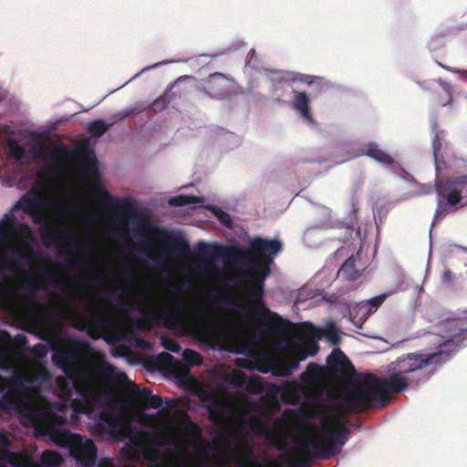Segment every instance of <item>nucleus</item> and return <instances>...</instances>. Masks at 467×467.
I'll return each instance as SVG.
<instances>
[{
	"instance_id": "obj_33",
	"label": "nucleus",
	"mask_w": 467,
	"mask_h": 467,
	"mask_svg": "<svg viewBox=\"0 0 467 467\" xmlns=\"http://www.w3.org/2000/svg\"><path fill=\"white\" fill-rule=\"evenodd\" d=\"M109 385H117V384H127L130 386L131 389L136 392L140 398L146 402L148 397H150L152 393L151 390L148 388L140 389L139 385L136 384V381H107Z\"/></svg>"
},
{
	"instance_id": "obj_10",
	"label": "nucleus",
	"mask_w": 467,
	"mask_h": 467,
	"mask_svg": "<svg viewBox=\"0 0 467 467\" xmlns=\"http://www.w3.org/2000/svg\"><path fill=\"white\" fill-rule=\"evenodd\" d=\"M50 349L48 343H37L31 348L33 358L28 360V376H22L16 373L14 376L5 378L0 376V379H53L52 375L47 368V358Z\"/></svg>"
},
{
	"instance_id": "obj_14",
	"label": "nucleus",
	"mask_w": 467,
	"mask_h": 467,
	"mask_svg": "<svg viewBox=\"0 0 467 467\" xmlns=\"http://www.w3.org/2000/svg\"><path fill=\"white\" fill-rule=\"evenodd\" d=\"M67 423L65 417L56 413L47 414L43 419V428L45 432L49 435L50 440L57 446L68 444L66 441L68 439L66 434L72 435L73 433L64 427Z\"/></svg>"
},
{
	"instance_id": "obj_18",
	"label": "nucleus",
	"mask_w": 467,
	"mask_h": 467,
	"mask_svg": "<svg viewBox=\"0 0 467 467\" xmlns=\"http://www.w3.org/2000/svg\"><path fill=\"white\" fill-rule=\"evenodd\" d=\"M275 392H267L265 396L260 397L257 400L249 403V407L253 411L262 415H270L272 412L279 408V401L277 399L278 387H275Z\"/></svg>"
},
{
	"instance_id": "obj_20",
	"label": "nucleus",
	"mask_w": 467,
	"mask_h": 467,
	"mask_svg": "<svg viewBox=\"0 0 467 467\" xmlns=\"http://www.w3.org/2000/svg\"><path fill=\"white\" fill-rule=\"evenodd\" d=\"M295 99L293 101V108L296 109L302 118L307 122L313 123L314 119L310 110V99L305 91H295Z\"/></svg>"
},
{
	"instance_id": "obj_6",
	"label": "nucleus",
	"mask_w": 467,
	"mask_h": 467,
	"mask_svg": "<svg viewBox=\"0 0 467 467\" xmlns=\"http://www.w3.org/2000/svg\"><path fill=\"white\" fill-rule=\"evenodd\" d=\"M17 227L25 237H31L30 227L25 223L16 224L12 211L6 213L0 220V297H5L11 294L10 285L14 279L21 275L22 262L31 265L35 260L40 258V254L32 248L24 251L19 246L9 244L10 240L19 238Z\"/></svg>"
},
{
	"instance_id": "obj_1",
	"label": "nucleus",
	"mask_w": 467,
	"mask_h": 467,
	"mask_svg": "<svg viewBox=\"0 0 467 467\" xmlns=\"http://www.w3.org/2000/svg\"><path fill=\"white\" fill-rule=\"evenodd\" d=\"M39 337L48 343L54 365L67 377L53 379H129L106 360L105 354L97 355L88 341L67 336L59 324L47 326Z\"/></svg>"
},
{
	"instance_id": "obj_28",
	"label": "nucleus",
	"mask_w": 467,
	"mask_h": 467,
	"mask_svg": "<svg viewBox=\"0 0 467 467\" xmlns=\"http://www.w3.org/2000/svg\"><path fill=\"white\" fill-rule=\"evenodd\" d=\"M39 285L31 280H23L19 282L16 288L17 295L24 296L28 298H34L39 290Z\"/></svg>"
},
{
	"instance_id": "obj_13",
	"label": "nucleus",
	"mask_w": 467,
	"mask_h": 467,
	"mask_svg": "<svg viewBox=\"0 0 467 467\" xmlns=\"http://www.w3.org/2000/svg\"><path fill=\"white\" fill-rule=\"evenodd\" d=\"M202 441V430L199 425L188 420L184 428L181 429L176 435L171 434L167 441L168 444H174L175 448L187 453L190 447Z\"/></svg>"
},
{
	"instance_id": "obj_3",
	"label": "nucleus",
	"mask_w": 467,
	"mask_h": 467,
	"mask_svg": "<svg viewBox=\"0 0 467 467\" xmlns=\"http://www.w3.org/2000/svg\"><path fill=\"white\" fill-rule=\"evenodd\" d=\"M446 327L451 330L449 340L441 348L433 353H411L407 358L399 361L400 370L387 379H407L405 374L426 368L432 364H441L449 360L450 353L447 348L451 345L465 346L467 339V327L462 318L448 320ZM327 373L329 379H380L369 371L359 372L355 366L338 348H334L327 357Z\"/></svg>"
},
{
	"instance_id": "obj_24",
	"label": "nucleus",
	"mask_w": 467,
	"mask_h": 467,
	"mask_svg": "<svg viewBox=\"0 0 467 467\" xmlns=\"http://www.w3.org/2000/svg\"><path fill=\"white\" fill-rule=\"evenodd\" d=\"M297 379H329L327 363L326 362V366H321L315 362L309 363L306 371Z\"/></svg>"
},
{
	"instance_id": "obj_5",
	"label": "nucleus",
	"mask_w": 467,
	"mask_h": 467,
	"mask_svg": "<svg viewBox=\"0 0 467 467\" xmlns=\"http://www.w3.org/2000/svg\"><path fill=\"white\" fill-rule=\"evenodd\" d=\"M301 385L323 383H345L339 391V400L335 411L344 416L348 412L359 414L370 408H384L390 395L399 393L409 387L408 381H283Z\"/></svg>"
},
{
	"instance_id": "obj_17",
	"label": "nucleus",
	"mask_w": 467,
	"mask_h": 467,
	"mask_svg": "<svg viewBox=\"0 0 467 467\" xmlns=\"http://www.w3.org/2000/svg\"><path fill=\"white\" fill-rule=\"evenodd\" d=\"M31 152L34 158L40 160H59L68 154V150L65 145L53 147L42 142L33 146Z\"/></svg>"
},
{
	"instance_id": "obj_50",
	"label": "nucleus",
	"mask_w": 467,
	"mask_h": 467,
	"mask_svg": "<svg viewBox=\"0 0 467 467\" xmlns=\"http://www.w3.org/2000/svg\"><path fill=\"white\" fill-rule=\"evenodd\" d=\"M281 399L284 403L294 404L296 400V395L288 389H285L281 394Z\"/></svg>"
},
{
	"instance_id": "obj_27",
	"label": "nucleus",
	"mask_w": 467,
	"mask_h": 467,
	"mask_svg": "<svg viewBox=\"0 0 467 467\" xmlns=\"http://www.w3.org/2000/svg\"><path fill=\"white\" fill-rule=\"evenodd\" d=\"M145 457L152 462L150 467H191L188 462L172 461L166 458L162 459L160 462H157L159 460L158 451L149 452Z\"/></svg>"
},
{
	"instance_id": "obj_9",
	"label": "nucleus",
	"mask_w": 467,
	"mask_h": 467,
	"mask_svg": "<svg viewBox=\"0 0 467 467\" xmlns=\"http://www.w3.org/2000/svg\"><path fill=\"white\" fill-rule=\"evenodd\" d=\"M309 445L315 455L320 459H328L337 452V444L343 446L349 438L350 430L346 423L340 422L328 434L323 435L316 429L310 428Z\"/></svg>"
},
{
	"instance_id": "obj_38",
	"label": "nucleus",
	"mask_w": 467,
	"mask_h": 467,
	"mask_svg": "<svg viewBox=\"0 0 467 467\" xmlns=\"http://www.w3.org/2000/svg\"><path fill=\"white\" fill-rule=\"evenodd\" d=\"M108 129V125L102 119L94 120L89 125V131L97 136H101Z\"/></svg>"
},
{
	"instance_id": "obj_43",
	"label": "nucleus",
	"mask_w": 467,
	"mask_h": 467,
	"mask_svg": "<svg viewBox=\"0 0 467 467\" xmlns=\"http://www.w3.org/2000/svg\"><path fill=\"white\" fill-rule=\"evenodd\" d=\"M211 399H212L213 406H210L208 410L210 412L211 419L213 420H215L217 418L221 417V412H220L221 402L213 395H211Z\"/></svg>"
},
{
	"instance_id": "obj_49",
	"label": "nucleus",
	"mask_w": 467,
	"mask_h": 467,
	"mask_svg": "<svg viewBox=\"0 0 467 467\" xmlns=\"http://www.w3.org/2000/svg\"><path fill=\"white\" fill-rule=\"evenodd\" d=\"M317 78H319L311 76V75L298 74V75L295 76L292 78V80L306 83L307 85H312L315 82V80Z\"/></svg>"
},
{
	"instance_id": "obj_34",
	"label": "nucleus",
	"mask_w": 467,
	"mask_h": 467,
	"mask_svg": "<svg viewBox=\"0 0 467 467\" xmlns=\"http://www.w3.org/2000/svg\"><path fill=\"white\" fill-rule=\"evenodd\" d=\"M182 358L186 366L192 367L202 363V356L195 350L185 349L182 353Z\"/></svg>"
},
{
	"instance_id": "obj_56",
	"label": "nucleus",
	"mask_w": 467,
	"mask_h": 467,
	"mask_svg": "<svg viewBox=\"0 0 467 467\" xmlns=\"http://www.w3.org/2000/svg\"><path fill=\"white\" fill-rule=\"evenodd\" d=\"M112 301L111 293L109 292L99 298V302L103 305H109Z\"/></svg>"
},
{
	"instance_id": "obj_35",
	"label": "nucleus",
	"mask_w": 467,
	"mask_h": 467,
	"mask_svg": "<svg viewBox=\"0 0 467 467\" xmlns=\"http://www.w3.org/2000/svg\"><path fill=\"white\" fill-rule=\"evenodd\" d=\"M285 461L290 467H306L310 464L309 458L294 454H286Z\"/></svg>"
},
{
	"instance_id": "obj_60",
	"label": "nucleus",
	"mask_w": 467,
	"mask_h": 467,
	"mask_svg": "<svg viewBox=\"0 0 467 467\" xmlns=\"http://www.w3.org/2000/svg\"><path fill=\"white\" fill-rule=\"evenodd\" d=\"M198 458L202 462H208V457H207V452L205 450H201L199 451L198 452Z\"/></svg>"
},
{
	"instance_id": "obj_48",
	"label": "nucleus",
	"mask_w": 467,
	"mask_h": 467,
	"mask_svg": "<svg viewBox=\"0 0 467 467\" xmlns=\"http://www.w3.org/2000/svg\"><path fill=\"white\" fill-rule=\"evenodd\" d=\"M386 299L385 295H380L378 296H375L368 301V304L369 306L368 311H375Z\"/></svg>"
},
{
	"instance_id": "obj_45",
	"label": "nucleus",
	"mask_w": 467,
	"mask_h": 467,
	"mask_svg": "<svg viewBox=\"0 0 467 467\" xmlns=\"http://www.w3.org/2000/svg\"><path fill=\"white\" fill-rule=\"evenodd\" d=\"M145 403L148 408L159 409L161 407L163 400L160 396L151 394L148 397Z\"/></svg>"
},
{
	"instance_id": "obj_51",
	"label": "nucleus",
	"mask_w": 467,
	"mask_h": 467,
	"mask_svg": "<svg viewBox=\"0 0 467 467\" xmlns=\"http://www.w3.org/2000/svg\"><path fill=\"white\" fill-rule=\"evenodd\" d=\"M222 379H253V380H255V379H265L258 375L247 377L244 372H239V374L237 376L229 375V376L223 378Z\"/></svg>"
},
{
	"instance_id": "obj_62",
	"label": "nucleus",
	"mask_w": 467,
	"mask_h": 467,
	"mask_svg": "<svg viewBox=\"0 0 467 467\" xmlns=\"http://www.w3.org/2000/svg\"><path fill=\"white\" fill-rule=\"evenodd\" d=\"M0 441L1 444L5 447H8L10 445V441L4 434H0Z\"/></svg>"
},
{
	"instance_id": "obj_37",
	"label": "nucleus",
	"mask_w": 467,
	"mask_h": 467,
	"mask_svg": "<svg viewBox=\"0 0 467 467\" xmlns=\"http://www.w3.org/2000/svg\"><path fill=\"white\" fill-rule=\"evenodd\" d=\"M442 148V138L440 135V132H437L435 134V137L432 140V150H433V156L435 159V165L436 170L439 171L441 170L440 164L438 162V153Z\"/></svg>"
},
{
	"instance_id": "obj_53",
	"label": "nucleus",
	"mask_w": 467,
	"mask_h": 467,
	"mask_svg": "<svg viewBox=\"0 0 467 467\" xmlns=\"http://www.w3.org/2000/svg\"><path fill=\"white\" fill-rule=\"evenodd\" d=\"M47 381H0V389H3L5 387H7L11 384L15 385H23L24 383L35 384L39 383L42 386Z\"/></svg>"
},
{
	"instance_id": "obj_12",
	"label": "nucleus",
	"mask_w": 467,
	"mask_h": 467,
	"mask_svg": "<svg viewBox=\"0 0 467 467\" xmlns=\"http://www.w3.org/2000/svg\"><path fill=\"white\" fill-rule=\"evenodd\" d=\"M121 294L139 298L138 310L146 313L145 320L152 321L157 318L155 294L148 292L143 285L130 280L127 282Z\"/></svg>"
},
{
	"instance_id": "obj_47",
	"label": "nucleus",
	"mask_w": 467,
	"mask_h": 467,
	"mask_svg": "<svg viewBox=\"0 0 467 467\" xmlns=\"http://www.w3.org/2000/svg\"><path fill=\"white\" fill-rule=\"evenodd\" d=\"M214 214L216 215L217 219L225 226H230L232 223L230 215L223 212V210L216 208L213 211Z\"/></svg>"
},
{
	"instance_id": "obj_44",
	"label": "nucleus",
	"mask_w": 467,
	"mask_h": 467,
	"mask_svg": "<svg viewBox=\"0 0 467 467\" xmlns=\"http://www.w3.org/2000/svg\"><path fill=\"white\" fill-rule=\"evenodd\" d=\"M220 384L218 386H224V385H232L234 387H242L244 383H247L249 386H258L259 388H262V383L264 381H218ZM268 383L269 381H265Z\"/></svg>"
},
{
	"instance_id": "obj_22",
	"label": "nucleus",
	"mask_w": 467,
	"mask_h": 467,
	"mask_svg": "<svg viewBox=\"0 0 467 467\" xmlns=\"http://www.w3.org/2000/svg\"><path fill=\"white\" fill-rule=\"evenodd\" d=\"M357 259L358 256L350 255L339 268L337 275L348 281L357 280L362 272V270L357 268Z\"/></svg>"
},
{
	"instance_id": "obj_59",
	"label": "nucleus",
	"mask_w": 467,
	"mask_h": 467,
	"mask_svg": "<svg viewBox=\"0 0 467 467\" xmlns=\"http://www.w3.org/2000/svg\"><path fill=\"white\" fill-rule=\"evenodd\" d=\"M121 451V455H122L123 457H126V458L130 459V460L133 458V457H131V456L130 455V452L131 451V448H130V446H128V445L124 446V447L121 449V451Z\"/></svg>"
},
{
	"instance_id": "obj_11",
	"label": "nucleus",
	"mask_w": 467,
	"mask_h": 467,
	"mask_svg": "<svg viewBox=\"0 0 467 467\" xmlns=\"http://www.w3.org/2000/svg\"><path fill=\"white\" fill-rule=\"evenodd\" d=\"M66 436L68 438L64 444L60 446L64 449H69L72 456L85 467L94 466L97 460L98 449L91 439H84L80 434L73 433Z\"/></svg>"
},
{
	"instance_id": "obj_31",
	"label": "nucleus",
	"mask_w": 467,
	"mask_h": 467,
	"mask_svg": "<svg viewBox=\"0 0 467 467\" xmlns=\"http://www.w3.org/2000/svg\"><path fill=\"white\" fill-rule=\"evenodd\" d=\"M8 154L16 161L23 160L26 156V149L18 143L16 139H9L6 141Z\"/></svg>"
},
{
	"instance_id": "obj_63",
	"label": "nucleus",
	"mask_w": 467,
	"mask_h": 467,
	"mask_svg": "<svg viewBox=\"0 0 467 467\" xmlns=\"http://www.w3.org/2000/svg\"><path fill=\"white\" fill-rule=\"evenodd\" d=\"M246 462V458L244 457V456H238L236 458V463L239 465V466H243V467H250V466H244V463Z\"/></svg>"
},
{
	"instance_id": "obj_15",
	"label": "nucleus",
	"mask_w": 467,
	"mask_h": 467,
	"mask_svg": "<svg viewBox=\"0 0 467 467\" xmlns=\"http://www.w3.org/2000/svg\"><path fill=\"white\" fill-rule=\"evenodd\" d=\"M232 79L221 72H215L206 78L203 89L206 94L216 99H223L229 97L232 90Z\"/></svg>"
},
{
	"instance_id": "obj_61",
	"label": "nucleus",
	"mask_w": 467,
	"mask_h": 467,
	"mask_svg": "<svg viewBox=\"0 0 467 467\" xmlns=\"http://www.w3.org/2000/svg\"><path fill=\"white\" fill-rule=\"evenodd\" d=\"M98 467H114V465L110 460L105 459L99 463Z\"/></svg>"
},
{
	"instance_id": "obj_54",
	"label": "nucleus",
	"mask_w": 467,
	"mask_h": 467,
	"mask_svg": "<svg viewBox=\"0 0 467 467\" xmlns=\"http://www.w3.org/2000/svg\"><path fill=\"white\" fill-rule=\"evenodd\" d=\"M177 386L181 387V388H185V389H191L192 387H195L197 385H199L202 381H186V380H183V381H175Z\"/></svg>"
},
{
	"instance_id": "obj_29",
	"label": "nucleus",
	"mask_w": 467,
	"mask_h": 467,
	"mask_svg": "<svg viewBox=\"0 0 467 467\" xmlns=\"http://www.w3.org/2000/svg\"><path fill=\"white\" fill-rule=\"evenodd\" d=\"M203 202V198L195 195H177L169 199L168 203L171 206L181 207L187 204H200Z\"/></svg>"
},
{
	"instance_id": "obj_2",
	"label": "nucleus",
	"mask_w": 467,
	"mask_h": 467,
	"mask_svg": "<svg viewBox=\"0 0 467 467\" xmlns=\"http://www.w3.org/2000/svg\"><path fill=\"white\" fill-rule=\"evenodd\" d=\"M98 193L101 196L103 205L112 211V214L118 215V211L128 213L131 217L140 219L139 232L141 235H150L158 239L161 247L178 258L193 259L201 265L210 266L223 255L245 259L247 253L239 247L223 246L217 244H206L199 242L197 252L191 251L189 242L182 235H174L161 226H154L147 223V219L134 211L129 198H116L110 195L103 188H99Z\"/></svg>"
},
{
	"instance_id": "obj_7",
	"label": "nucleus",
	"mask_w": 467,
	"mask_h": 467,
	"mask_svg": "<svg viewBox=\"0 0 467 467\" xmlns=\"http://www.w3.org/2000/svg\"><path fill=\"white\" fill-rule=\"evenodd\" d=\"M95 382L55 381L64 401H71L77 409L87 413L100 408L99 419L109 426H115L121 417L119 402L108 392L103 394L98 392L92 386ZM102 382L106 383V381Z\"/></svg>"
},
{
	"instance_id": "obj_21",
	"label": "nucleus",
	"mask_w": 467,
	"mask_h": 467,
	"mask_svg": "<svg viewBox=\"0 0 467 467\" xmlns=\"http://www.w3.org/2000/svg\"><path fill=\"white\" fill-rule=\"evenodd\" d=\"M175 367L174 357L167 352H162L157 358H150L147 360V368L150 369L172 370Z\"/></svg>"
},
{
	"instance_id": "obj_55",
	"label": "nucleus",
	"mask_w": 467,
	"mask_h": 467,
	"mask_svg": "<svg viewBox=\"0 0 467 467\" xmlns=\"http://www.w3.org/2000/svg\"><path fill=\"white\" fill-rule=\"evenodd\" d=\"M74 237V234L72 232L68 231V230H63L61 233H60V235H59V240H70Z\"/></svg>"
},
{
	"instance_id": "obj_42",
	"label": "nucleus",
	"mask_w": 467,
	"mask_h": 467,
	"mask_svg": "<svg viewBox=\"0 0 467 467\" xmlns=\"http://www.w3.org/2000/svg\"><path fill=\"white\" fill-rule=\"evenodd\" d=\"M284 419H277L274 423L275 430L270 431V434L273 435L276 442L280 444L285 443V436L282 431H277L276 429H279L280 426L284 423Z\"/></svg>"
},
{
	"instance_id": "obj_64",
	"label": "nucleus",
	"mask_w": 467,
	"mask_h": 467,
	"mask_svg": "<svg viewBox=\"0 0 467 467\" xmlns=\"http://www.w3.org/2000/svg\"><path fill=\"white\" fill-rule=\"evenodd\" d=\"M173 379L181 380V379H197L195 377L190 376V375H188V376L176 375Z\"/></svg>"
},
{
	"instance_id": "obj_4",
	"label": "nucleus",
	"mask_w": 467,
	"mask_h": 467,
	"mask_svg": "<svg viewBox=\"0 0 467 467\" xmlns=\"http://www.w3.org/2000/svg\"><path fill=\"white\" fill-rule=\"evenodd\" d=\"M250 249L260 259L254 261V266L248 273L249 290L245 300L249 307L242 316L248 322L260 323L268 335L283 334L290 326V321L271 311L263 300L265 280L271 273L270 264L273 257L282 251L283 244L277 239L256 237L251 241Z\"/></svg>"
},
{
	"instance_id": "obj_25",
	"label": "nucleus",
	"mask_w": 467,
	"mask_h": 467,
	"mask_svg": "<svg viewBox=\"0 0 467 467\" xmlns=\"http://www.w3.org/2000/svg\"><path fill=\"white\" fill-rule=\"evenodd\" d=\"M39 208L38 198L30 193H26L22 198L16 202L11 210H23L26 214H33Z\"/></svg>"
},
{
	"instance_id": "obj_46",
	"label": "nucleus",
	"mask_w": 467,
	"mask_h": 467,
	"mask_svg": "<svg viewBox=\"0 0 467 467\" xmlns=\"http://www.w3.org/2000/svg\"><path fill=\"white\" fill-rule=\"evenodd\" d=\"M221 295H222L221 290L213 288V289H210L206 293L205 297L211 305H215L216 303L219 302V298H220Z\"/></svg>"
},
{
	"instance_id": "obj_19",
	"label": "nucleus",
	"mask_w": 467,
	"mask_h": 467,
	"mask_svg": "<svg viewBox=\"0 0 467 467\" xmlns=\"http://www.w3.org/2000/svg\"><path fill=\"white\" fill-rule=\"evenodd\" d=\"M358 156H368L380 163L392 165L395 161L392 156L384 151L376 142L364 144L357 154Z\"/></svg>"
},
{
	"instance_id": "obj_26",
	"label": "nucleus",
	"mask_w": 467,
	"mask_h": 467,
	"mask_svg": "<svg viewBox=\"0 0 467 467\" xmlns=\"http://www.w3.org/2000/svg\"><path fill=\"white\" fill-rule=\"evenodd\" d=\"M86 311L89 325L101 329L108 326L109 317L105 312L98 310L93 306L86 307Z\"/></svg>"
},
{
	"instance_id": "obj_52",
	"label": "nucleus",
	"mask_w": 467,
	"mask_h": 467,
	"mask_svg": "<svg viewBox=\"0 0 467 467\" xmlns=\"http://www.w3.org/2000/svg\"><path fill=\"white\" fill-rule=\"evenodd\" d=\"M326 336L333 345H338L340 343V337L335 328L327 329Z\"/></svg>"
},
{
	"instance_id": "obj_40",
	"label": "nucleus",
	"mask_w": 467,
	"mask_h": 467,
	"mask_svg": "<svg viewBox=\"0 0 467 467\" xmlns=\"http://www.w3.org/2000/svg\"><path fill=\"white\" fill-rule=\"evenodd\" d=\"M83 280H84V278L81 275H73V276L67 278L63 282L54 280L51 284L55 287H67L72 285L80 284L81 282H83Z\"/></svg>"
},
{
	"instance_id": "obj_57",
	"label": "nucleus",
	"mask_w": 467,
	"mask_h": 467,
	"mask_svg": "<svg viewBox=\"0 0 467 467\" xmlns=\"http://www.w3.org/2000/svg\"><path fill=\"white\" fill-rule=\"evenodd\" d=\"M185 310H186V303L184 300L180 299L179 303L176 306V312L178 314H183L185 312Z\"/></svg>"
},
{
	"instance_id": "obj_39",
	"label": "nucleus",
	"mask_w": 467,
	"mask_h": 467,
	"mask_svg": "<svg viewBox=\"0 0 467 467\" xmlns=\"http://www.w3.org/2000/svg\"><path fill=\"white\" fill-rule=\"evenodd\" d=\"M171 99L168 98L166 94L161 95L158 99H156L150 105L151 109L154 112H161L164 109L168 107L170 104Z\"/></svg>"
},
{
	"instance_id": "obj_41",
	"label": "nucleus",
	"mask_w": 467,
	"mask_h": 467,
	"mask_svg": "<svg viewBox=\"0 0 467 467\" xmlns=\"http://www.w3.org/2000/svg\"><path fill=\"white\" fill-rule=\"evenodd\" d=\"M161 344L164 348L173 353H179L182 349L178 341L172 337H164L161 338Z\"/></svg>"
},
{
	"instance_id": "obj_30",
	"label": "nucleus",
	"mask_w": 467,
	"mask_h": 467,
	"mask_svg": "<svg viewBox=\"0 0 467 467\" xmlns=\"http://www.w3.org/2000/svg\"><path fill=\"white\" fill-rule=\"evenodd\" d=\"M297 367V361H292L289 365L285 364L283 359H274L273 360V375L279 377H286L288 376L293 368Z\"/></svg>"
},
{
	"instance_id": "obj_16",
	"label": "nucleus",
	"mask_w": 467,
	"mask_h": 467,
	"mask_svg": "<svg viewBox=\"0 0 467 467\" xmlns=\"http://www.w3.org/2000/svg\"><path fill=\"white\" fill-rule=\"evenodd\" d=\"M14 343L26 347L27 338L25 335L18 334L13 339L8 332L0 330V366H4L9 361Z\"/></svg>"
},
{
	"instance_id": "obj_23",
	"label": "nucleus",
	"mask_w": 467,
	"mask_h": 467,
	"mask_svg": "<svg viewBox=\"0 0 467 467\" xmlns=\"http://www.w3.org/2000/svg\"><path fill=\"white\" fill-rule=\"evenodd\" d=\"M61 253H66L70 255L67 260L68 266L75 267H90L93 265V259L90 255H80L77 254L69 246H62L60 249Z\"/></svg>"
},
{
	"instance_id": "obj_36",
	"label": "nucleus",
	"mask_w": 467,
	"mask_h": 467,
	"mask_svg": "<svg viewBox=\"0 0 467 467\" xmlns=\"http://www.w3.org/2000/svg\"><path fill=\"white\" fill-rule=\"evenodd\" d=\"M40 235L43 244L46 246H49L51 242L55 239V231L50 225L44 224L40 227Z\"/></svg>"
},
{
	"instance_id": "obj_58",
	"label": "nucleus",
	"mask_w": 467,
	"mask_h": 467,
	"mask_svg": "<svg viewBox=\"0 0 467 467\" xmlns=\"http://www.w3.org/2000/svg\"><path fill=\"white\" fill-rule=\"evenodd\" d=\"M177 400L173 399H166L165 404L167 410H173L177 407Z\"/></svg>"
},
{
	"instance_id": "obj_32",
	"label": "nucleus",
	"mask_w": 467,
	"mask_h": 467,
	"mask_svg": "<svg viewBox=\"0 0 467 467\" xmlns=\"http://www.w3.org/2000/svg\"><path fill=\"white\" fill-rule=\"evenodd\" d=\"M63 462L62 456L56 451H46L42 453L41 462L49 467H57Z\"/></svg>"
},
{
	"instance_id": "obj_8",
	"label": "nucleus",
	"mask_w": 467,
	"mask_h": 467,
	"mask_svg": "<svg viewBox=\"0 0 467 467\" xmlns=\"http://www.w3.org/2000/svg\"><path fill=\"white\" fill-rule=\"evenodd\" d=\"M437 208L434 219L443 218L447 213L458 210L457 205L463 197H467V174L438 180L435 183Z\"/></svg>"
}]
</instances>
